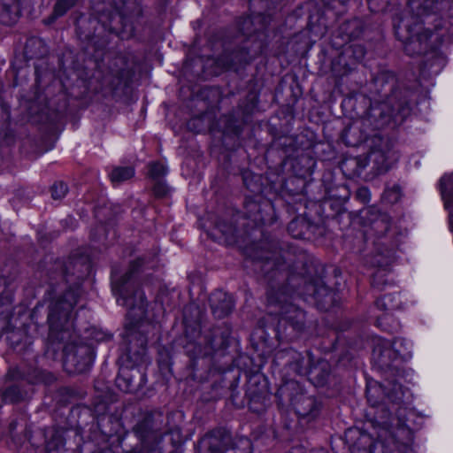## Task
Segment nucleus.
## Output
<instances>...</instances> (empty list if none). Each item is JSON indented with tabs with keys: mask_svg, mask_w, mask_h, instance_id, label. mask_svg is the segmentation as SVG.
<instances>
[{
	"mask_svg": "<svg viewBox=\"0 0 453 453\" xmlns=\"http://www.w3.org/2000/svg\"><path fill=\"white\" fill-rule=\"evenodd\" d=\"M117 386L124 392H132L134 388L132 381L123 376H119L116 379Z\"/></svg>",
	"mask_w": 453,
	"mask_h": 453,
	"instance_id": "49530a36",
	"label": "nucleus"
},
{
	"mask_svg": "<svg viewBox=\"0 0 453 453\" xmlns=\"http://www.w3.org/2000/svg\"><path fill=\"white\" fill-rule=\"evenodd\" d=\"M27 395V391L25 390L21 384L15 383L7 387L2 392V399L5 403H15L23 401Z\"/></svg>",
	"mask_w": 453,
	"mask_h": 453,
	"instance_id": "72a5a7b5",
	"label": "nucleus"
},
{
	"mask_svg": "<svg viewBox=\"0 0 453 453\" xmlns=\"http://www.w3.org/2000/svg\"><path fill=\"white\" fill-rule=\"evenodd\" d=\"M43 308V305L42 304H40V305H37L35 307L34 311H33V313H32V318L33 319H35L37 317V315L41 312V310Z\"/></svg>",
	"mask_w": 453,
	"mask_h": 453,
	"instance_id": "864d4df0",
	"label": "nucleus"
},
{
	"mask_svg": "<svg viewBox=\"0 0 453 453\" xmlns=\"http://www.w3.org/2000/svg\"><path fill=\"white\" fill-rule=\"evenodd\" d=\"M313 356L311 352H307L306 356H303L298 352V357H292L291 360H287L286 365H288L296 374L300 376H307L309 372V367L312 364Z\"/></svg>",
	"mask_w": 453,
	"mask_h": 453,
	"instance_id": "7c9ffc66",
	"label": "nucleus"
},
{
	"mask_svg": "<svg viewBox=\"0 0 453 453\" xmlns=\"http://www.w3.org/2000/svg\"><path fill=\"white\" fill-rule=\"evenodd\" d=\"M401 304L399 296L395 294H387L378 298L375 302V306L386 312L377 318V326L391 334L397 332L400 328V324L390 312L399 309Z\"/></svg>",
	"mask_w": 453,
	"mask_h": 453,
	"instance_id": "ddd939ff",
	"label": "nucleus"
},
{
	"mask_svg": "<svg viewBox=\"0 0 453 453\" xmlns=\"http://www.w3.org/2000/svg\"><path fill=\"white\" fill-rule=\"evenodd\" d=\"M163 415L162 413L146 414L134 427L133 433L139 440V444L130 449L129 453H140L142 449V444L151 434H157L162 430Z\"/></svg>",
	"mask_w": 453,
	"mask_h": 453,
	"instance_id": "4468645a",
	"label": "nucleus"
},
{
	"mask_svg": "<svg viewBox=\"0 0 453 453\" xmlns=\"http://www.w3.org/2000/svg\"><path fill=\"white\" fill-rule=\"evenodd\" d=\"M209 301L211 311L217 319H223L229 315L234 305L232 296L222 290L213 292Z\"/></svg>",
	"mask_w": 453,
	"mask_h": 453,
	"instance_id": "412c9836",
	"label": "nucleus"
},
{
	"mask_svg": "<svg viewBox=\"0 0 453 453\" xmlns=\"http://www.w3.org/2000/svg\"><path fill=\"white\" fill-rule=\"evenodd\" d=\"M94 350L86 343H70L65 347L64 366L69 372L81 373L88 371L94 360Z\"/></svg>",
	"mask_w": 453,
	"mask_h": 453,
	"instance_id": "f8f14e48",
	"label": "nucleus"
},
{
	"mask_svg": "<svg viewBox=\"0 0 453 453\" xmlns=\"http://www.w3.org/2000/svg\"><path fill=\"white\" fill-rule=\"evenodd\" d=\"M449 211V222L451 232L453 233V204L450 208H445Z\"/></svg>",
	"mask_w": 453,
	"mask_h": 453,
	"instance_id": "603ef678",
	"label": "nucleus"
},
{
	"mask_svg": "<svg viewBox=\"0 0 453 453\" xmlns=\"http://www.w3.org/2000/svg\"><path fill=\"white\" fill-rule=\"evenodd\" d=\"M257 96L253 93H250L246 96L245 100L239 104V106L241 107L244 114L249 115L253 112V111L257 105Z\"/></svg>",
	"mask_w": 453,
	"mask_h": 453,
	"instance_id": "37998d69",
	"label": "nucleus"
},
{
	"mask_svg": "<svg viewBox=\"0 0 453 453\" xmlns=\"http://www.w3.org/2000/svg\"><path fill=\"white\" fill-rule=\"evenodd\" d=\"M265 49L264 40L259 38L250 43V40L235 38L234 47L226 48L217 58V65L226 70L238 71L258 57Z\"/></svg>",
	"mask_w": 453,
	"mask_h": 453,
	"instance_id": "1a4fd4ad",
	"label": "nucleus"
},
{
	"mask_svg": "<svg viewBox=\"0 0 453 453\" xmlns=\"http://www.w3.org/2000/svg\"><path fill=\"white\" fill-rule=\"evenodd\" d=\"M345 439L350 453H373L375 441L369 434L358 428H349L345 433Z\"/></svg>",
	"mask_w": 453,
	"mask_h": 453,
	"instance_id": "dca6fc26",
	"label": "nucleus"
},
{
	"mask_svg": "<svg viewBox=\"0 0 453 453\" xmlns=\"http://www.w3.org/2000/svg\"><path fill=\"white\" fill-rule=\"evenodd\" d=\"M258 260L259 269L268 285V303L278 309L275 312L280 316L279 326L286 330L289 326L297 334L303 332L306 326L305 312L293 303L297 296L286 281V272L276 271L274 266L277 263L272 257L261 255Z\"/></svg>",
	"mask_w": 453,
	"mask_h": 453,
	"instance_id": "39448f33",
	"label": "nucleus"
},
{
	"mask_svg": "<svg viewBox=\"0 0 453 453\" xmlns=\"http://www.w3.org/2000/svg\"><path fill=\"white\" fill-rule=\"evenodd\" d=\"M27 0H0V22L6 26L14 24L20 15V4Z\"/></svg>",
	"mask_w": 453,
	"mask_h": 453,
	"instance_id": "393cba45",
	"label": "nucleus"
},
{
	"mask_svg": "<svg viewBox=\"0 0 453 453\" xmlns=\"http://www.w3.org/2000/svg\"><path fill=\"white\" fill-rule=\"evenodd\" d=\"M134 175V169L131 166H119L112 170L110 174L111 180L119 183L131 179Z\"/></svg>",
	"mask_w": 453,
	"mask_h": 453,
	"instance_id": "4c0bfd02",
	"label": "nucleus"
},
{
	"mask_svg": "<svg viewBox=\"0 0 453 453\" xmlns=\"http://www.w3.org/2000/svg\"><path fill=\"white\" fill-rule=\"evenodd\" d=\"M242 441L243 443H245L248 447L250 446V441L249 440L245 439V440H242Z\"/></svg>",
	"mask_w": 453,
	"mask_h": 453,
	"instance_id": "13d9d810",
	"label": "nucleus"
},
{
	"mask_svg": "<svg viewBox=\"0 0 453 453\" xmlns=\"http://www.w3.org/2000/svg\"><path fill=\"white\" fill-rule=\"evenodd\" d=\"M365 236L366 242H371L372 248L364 255V262L366 265L379 267L372 274V286L378 290H383L389 284L386 267L395 260L399 246L398 232L392 227L388 214L379 213L370 219V226Z\"/></svg>",
	"mask_w": 453,
	"mask_h": 453,
	"instance_id": "20e7f679",
	"label": "nucleus"
},
{
	"mask_svg": "<svg viewBox=\"0 0 453 453\" xmlns=\"http://www.w3.org/2000/svg\"><path fill=\"white\" fill-rule=\"evenodd\" d=\"M446 59L439 52H431L424 61V68L432 73H438L445 66Z\"/></svg>",
	"mask_w": 453,
	"mask_h": 453,
	"instance_id": "f704fd0d",
	"label": "nucleus"
},
{
	"mask_svg": "<svg viewBox=\"0 0 453 453\" xmlns=\"http://www.w3.org/2000/svg\"><path fill=\"white\" fill-rule=\"evenodd\" d=\"M200 442L205 448L204 453H225L233 447V439L224 428H217L207 433Z\"/></svg>",
	"mask_w": 453,
	"mask_h": 453,
	"instance_id": "2eb2a0df",
	"label": "nucleus"
},
{
	"mask_svg": "<svg viewBox=\"0 0 453 453\" xmlns=\"http://www.w3.org/2000/svg\"><path fill=\"white\" fill-rule=\"evenodd\" d=\"M167 173L166 166L159 162H153L149 165V176L152 180H163Z\"/></svg>",
	"mask_w": 453,
	"mask_h": 453,
	"instance_id": "79ce46f5",
	"label": "nucleus"
},
{
	"mask_svg": "<svg viewBox=\"0 0 453 453\" xmlns=\"http://www.w3.org/2000/svg\"><path fill=\"white\" fill-rule=\"evenodd\" d=\"M48 54L45 42L38 37L28 38L24 47L26 59L42 58Z\"/></svg>",
	"mask_w": 453,
	"mask_h": 453,
	"instance_id": "bb28decb",
	"label": "nucleus"
},
{
	"mask_svg": "<svg viewBox=\"0 0 453 453\" xmlns=\"http://www.w3.org/2000/svg\"><path fill=\"white\" fill-rule=\"evenodd\" d=\"M366 53L365 48L359 43L345 45L337 58L339 65H342L344 73L354 69L355 65L361 62Z\"/></svg>",
	"mask_w": 453,
	"mask_h": 453,
	"instance_id": "aec40b11",
	"label": "nucleus"
},
{
	"mask_svg": "<svg viewBox=\"0 0 453 453\" xmlns=\"http://www.w3.org/2000/svg\"><path fill=\"white\" fill-rule=\"evenodd\" d=\"M390 150L374 147L365 157L356 158L357 166L363 170L369 163H372L377 173H386L390 168Z\"/></svg>",
	"mask_w": 453,
	"mask_h": 453,
	"instance_id": "f3484780",
	"label": "nucleus"
},
{
	"mask_svg": "<svg viewBox=\"0 0 453 453\" xmlns=\"http://www.w3.org/2000/svg\"><path fill=\"white\" fill-rule=\"evenodd\" d=\"M271 13H266L262 9L251 15L242 17L237 21V27L241 32V35L236 38L241 40L253 41L259 38L264 40L265 47L266 46V35L265 31L271 21Z\"/></svg>",
	"mask_w": 453,
	"mask_h": 453,
	"instance_id": "9b49d317",
	"label": "nucleus"
},
{
	"mask_svg": "<svg viewBox=\"0 0 453 453\" xmlns=\"http://www.w3.org/2000/svg\"><path fill=\"white\" fill-rule=\"evenodd\" d=\"M156 256H141L130 263L128 271L119 280L113 281L112 290L119 295L118 303L128 309L127 315L135 325L127 328L126 342L128 358L135 365L144 361L148 337L146 327L151 325L142 320L146 315L147 300L144 292L135 280V274L155 266Z\"/></svg>",
	"mask_w": 453,
	"mask_h": 453,
	"instance_id": "f257e3e1",
	"label": "nucleus"
},
{
	"mask_svg": "<svg viewBox=\"0 0 453 453\" xmlns=\"http://www.w3.org/2000/svg\"><path fill=\"white\" fill-rule=\"evenodd\" d=\"M82 265L84 270L81 271L76 276L75 282L64 293L51 297L47 305V324L49 326V336L53 341L64 342L68 336L65 334L74 328V321L73 317V310L77 304L81 295V281L88 273L90 265L88 263H81V259H74L68 262L65 268L61 262L56 264V268L61 269L59 277L69 281L68 277L71 274V266L73 268Z\"/></svg>",
	"mask_w": 453,
	"mask_h": 453,
	"instance_id": "423d86ee",
	"label": "nucleus"
},
{
	"mask_svg": "<svg viewBox=\"0 0 453 453\" xmlns=\"http://www.w3.org/2000/svg\"><path fill=\"white\" fill-rule=\"evenodd\" d=\"M153 194L157 198H163L169 193V188L163 180H154Z\"/></svg>",
	"mask_w": 453,
	"mask_h": 453,
	"instance_id": "a18cd8bd",
	"label": "nucleus"
},
{
	"mask_svg": "<svg viewBox=\"0 0 453 453\" xmlns=\"http://www.w3.org/2000/svg\"><path fill=\"white\" fill-rule=\"evenodd\" d=\"M398 345H406L403 338H395L393 342L378 339L372 349V360L378 369L385 375L395 376L399 372V364L402 360L411 357V351L405 348L402 351Z\"/></svg>",
	"mask_w": 453,
	"mask_h": 453,
	"instance_id": "6e6552de",
	"label": "nucleus"
},
{
	"mask_svg": "<svg viewBox=\"0 0 453 453\" xmlns=\"http://www.w3.org/2000/svg\"><path fill=\"white\" fill-rule=\"evenodd\" d=\"M365 30V24L362 19L355 18L342 22L338 30V36L344 42L359 38Z\"/></svg>",
	"mask_w": 453,
	"mask_h": 453,
	"instance_id": "a878e982",
	"label": "nucleus"
},
{
	"mask_svg": "<svg viewBox=\"0 0 453 453\" xmlns=\"http://www.w3.org/2000/svg\"><path fill=\"white\" fill-rule=\"evenodd\" d=\"M398 348L402 349V351L405 350V348H408V349L411 351V343L406 341V345H398Z\"/></svg>",
	"mask_w": 453,
	"mask_h": 453,
	"instance_id": "5fc2aeb1",
	"label": "nucleus"
},
{
	"mask_svg": "<svg viewBox=\"0 0 453 453\" xmlns=\"http://www.w3.org/2000/svg\"><path fill=\"white\" fill-rule=\"evenodd\" d=\"M411 111L407 103H398L395 108L391 104V98L387 101L372 104L365 118L362 120L364 127L370 130H379L394 123H402Z\"/></svg>",
	"mask_w": 453,
	"mask_h": 453,
	"instance_id": "9d476101",
	"label": "nucleus"
},
{
	"mask_svg": "<svg viewBox=\"0 0 453 453\" xmlns=\"http://www.w3.org/2000/svg\"><path fill=\"white\" fill-rule=\"evenodd\" d=\"M285 2L286 0H250L251 7L262 9L266 13H271V11Z\"/></svg>",
	"mask_w": 453,
	"mask_h": 453,
	"instance_id": "ea45409f",
	"label": "nucleus"
},
{
	"mask_svg": "<svg viewBox=\"0 0 453 453\" xmlns=\"http://www.w3.org/2000/svg\"><path fill=\"white\" fill-rule=\"evenodd\" d=\"M372 81L374 85L380 88V90H382L385 86H388L391 90L395 85V77L394 73L388 70L379 72L372 78Z\"/></svg>",
	"mask_w": 453,
	"mask_h": 453,
	"instance_id": "c9c22d12",
	"label": "nucleus"
},
{
	"mask_svg": "<svg viewBox=\"0 0 453 453\" xmlns=\"http://www.w3.org/2000/svg\"><path fill=\"white\" fill-rule=\"evenodd\" d=\"M391 375H386L382 383L368 385L366 388V396L371 407L374 411L372 424L375 431L377 442L381 445L382 453H408L410 443L411 441V430L399 422L395 426L391 424V413L384 404L380 403L376 397L377 393H381L390 402L400 403L403 402L405 391L401 383L395 380H391Z\"/></svg>",
	"mask_w": 453,
	"mask_h": 453,
	"instance_id": "f03ea898",
	"label": "nucleus"
},
{
	"mask_svg": "<svg viewBox=\"0 0 453 453\" xmlns=\"http://www.w3.org/2000/svg\"><path fill=\"white\" fill-rule=\"evenodd\" d=\"M409 4L418 16H428L436 12L449 14L453 0H410Z\"/></svg>",
	"mask_w": 453,
	"mask_h": 453,
	"instance_id": "a211bd4d",
	"label": "nucleus"
},
{
	"mask_svg": "<svg viewBox=\"0 0 453 453\" xmlns=\"http://www.w3.org/2000/svg\"><path fill=\"white\" fill-rule=\"evenodd\" d=\"M78 0H58L53 7L51 19H56L64 16L69 10L76 5Z\"/></svg>",
	"mask_w": 453,
	"mask_h": 453,
	"instance_id": "58836bf2",
	"label": "nucleus"
},
{
	"mask_svg": "<svg viewBox=\"0 0 453 453\" xmlns=\"http://www.w3.org/2000/svg\"><path fill=\"white\" fill-rule=\"evenodd\" d=\"M17 372L19 374V377H21L23 380L27 381L29 384H51L56 380L52 373L37 368L23 372H19L18 371Z\"/></svg>",
	"mask_w": 453,
	"mask_h": 453,
	"instance_id": "c756f323",
	"label": "nucleus"
},
{
	"mask_svg": "<svg viewBox=\"0 0 453 453\" xmlns=\"http://www.w3.org/2000/svg\"><path fill=\"white\" fill-rule=\"evenodd\" d=\"M433 36L431 33H418L412 36L405 44V51L410 54H426L427 50V41Z\"/></svg>",
	"mask_w": 453,
	"mask_h": 453,
	"instance_id": "cd10ccee",
	"label": "nucleus"
},
{
	"mask_svg": "<svg viewBox=\"0 0 453 453\" xmlns=\"http://www.w3.org/2000/svg\"><path fill=\"white\" fill-rule=\"evenodd\" d=\"M51 191V196L55 200H60L64 198L67 192H68V187L64 181H56L50 188Z\"/></svg>",
	"mask_w": 453,
	"mask_h": 453,
	"instance_id": "c03bdc74",
	"label": "nucleus"
},
{
	"mask_svg": "<svg viewBox=\"0 0 453 453\" xmlns=\"http://www.w3.org/2000/svg\"><path fill=\"white\" fill-rule=\"evenodd\" d=\"M114 13H102L99 22L110 33L122 39H129L134 35L135 27L142 15L141 0H112Z\"/></svg>",
	"mask_w": 453,
	"mask_h": 453,
	"instance_id": "0eeeda50",
	"label": "nucleus"
},
{
	"mask_svg": "<svg viewBox=\"0 0 453 453\" xmlns=\"http://www.w3.org/2000/svg\"><path fill=\"white\" fill-rule=\"evenodd\" d=\"M45 437L44 453H62L65 451V440L62 432L50 430Z\"/></svg>",
	"mask_w": 453,
	"mask_h": 453,
	"instance_id": "c85d7f7f",
	"label": "nucleus"
},
{
	"mask_svg": "<svg viewBox=\"0 0 453 453\" xmlns=\"http://www.w3.org/2000/svg\"><path fill=\"white\" fill-rule=\"evenodd\" d=\"M331 374V365L326 359H312L309 367L308 379L315 387L325 386Z\"/></svg>",
	"mask_w": 453,
	"mask_h": 453,
	"instance_id": "5701e85b",
	"label": "nucleus"
},
{
	"mask_svg": "<svg viewBox=\"0 0 453 453\" xmlns=\"http://www.w3.org/2000/svg\"><path fill=\"white\" fill-rule=\"evenodd\" d=\"M312 225L303 217H296L288 225V232L296 239H305Z\"/></svg>",
	"mask_w": 453,
	"mask_h": 453,
	"instance_id": "2f4dec72",
	"label": "nucleus"
},
{
	"mask_svg": "<svg viewBox=\"0 0 453 453\" xmlns=\"http://www.w3.org/2000/svg\"><path fill=\"white\" fill-rule=\"evenodd\" d=\"M218 227L222 232V234L227 237H234L236 234V228L234 226H230L226 227L225 226L219 224Z\"/></svg>",
	"mask_w": 453,
	"mask_h": 453,
	"instance_id": "8fccbe9b",
	"label": "nucleus"
},
{
	"mask_svg": "<svg viewBox=\"0 0 453 453\" xmlns=\"http://www.w3.org/2000/svg\"><path fill=\"white\" fill-rule=\"evenodd\" d=\"M392 192L395 193V200H397V196H398V188H393L391 190Z\"/></svg>",
	"mask_w": 453,
	"mask_h": 453,
	"instance_id": "6e6d98bb",
	"label": "nucleus"
},
{
	"mask_svg": "<svg viewBox=\"0 0 453 453\" xmlns=\"http://www.w3.org/2000/svg\"><path fill=\"white\" fill-rule=\"evenodd\" d=\"M231 327L226 324L213 326L204 336V342L212 352L226 349L230 343Z\"/></svg>",
	"mask_w": 453,
	"mask_h": 453,
	"instance_id": "6ab92c4d",
	"label": "nucleus"
},
{
	"mask_svg": "<svg viewBox=\"0 0 453 453\" xmlns=\"http://www.w3.org/2000/svg\"><path fill=\"white\" fill-rule=\"evenodd\" d=\"M246 217L253 221L256 226L266 223V219L261 215V207L257 203L249 202L246 204Z\"/></svg>",
	"mask_w": 453,
	"mask_h": 453,
	"instance_id": "e433bc0d",
	"label": "nucleus"
},
{
	"mask_svg": "<svg viewBox=\"0 0 453 453\" xmlns=\"http://www.w3.org/2000/svg\"><path fill=\"white\" fill-rule=\"evenodd\" d=\"M356 198L363 203H368L371 199V193L368 188L360 187L356 191Z\"/></svg>",
	"mask_w": 453,
	"mask_h": 453,
	"instance_id": "de8ad7c7",
	"label": "nucleus"
},
{
	"mask_svg": "<svg viewBox=\"0 0 453 453\" xmlns=\"http://www.w3.org/2000/svg\"><path fill=\"white\" fill-rule=\"evenodd\" d=\"M50 285H53V283H50ZM50 288H51V290H50L51 292H55L56 291V289L53 288L52 286H50Z\"/></svg>",
	"mask_w": 453,
	"mask_h": 453,
	"instance_id": "bf43d9fd",
	"label": "nucleus"
},
{
	"mask_svg": "<svg viewBox=\"0 0 453 453\" xmlns=\"http://www.w3.org/2000/svg\"><path fill=\"white\" fill-rule=\"evenodd\" d=\"M94 338L96 341H98V342L99 341H110L112 338V334H107V333H104V332H96L95 334Z\"/></svg>",
	"mask_w": 453,
	"mask_h": 453,
	"instance_id": "3c124183",
	"label": "nucleus"
},
{
	"mask_svg": "<svg viewBox=\"0 0 453 453\" xmlns=\"http://www.w3.org/2000/svg\"><path fill=\"white\" fill-rule=\"evenodd\" d=\"M439 186L444 208H450L453 204V173L443 175L440 180Z\"/></svg>",
	"mask_w": 453,
	"mask_h": 453,
	"instance_id": "473e14b6",
	"label": "nucleus"
},
{
	"mask_svg": "<svg viewBox=\"0 0 453 453\" xmlns=\"http://www.w3.org/2000/svg\"><path fill=\"white\" fill-rule=\"evenodd\" d=\"M259 384V379L257 377H253L250 380L248 384V388L246 391V395L250 399L249 408L254 412H260L265 408V385H263L261 388L255 389L254 386Z\"/></svg>",
	"mask_w": 453,
	"mask_h": 453,
	"instance_id": "b1692460",
	"label": "nucleus"
},
{
	"mask_svg": "<svg viewBox=\"0 0 453 453\" xmlns=\"http://www.w3.org/2000/svg\"><path fill=\"white\" fill-rule=\"evenodd\" d=\"M296 413L301 418H314L320 410V403L311 395L301 394L293 401Z\"/></svg>",
	"mask_w": 453,
	"mask_h": 453,
	"instance_id": "4be33fe9",
	"label": "nucleus"
},
{
	"mask_svg": "<svg viewBox=\"0 0 453 453\" xmlns=\"http://www.w3.org/2000/svg\"><path fill=\"white\" fill-rule=\"evenodd\" d=\"M263 257H272L276 261V271H285L286 281L298 296L312 297L319 309L328 310L334 303V291L321 278H312L314 261L305 252L293 254L289 250H273L266 251Z\"/></svg>",
	"mask_w": 453,
	"mask_h": 453,
	"instance_id": "7ed1b4c3",
	"label": "nucleus"
},
{
	"mask_svg": "<svg viewBox=\"0 0 453 453\" xmlns=\"http://www.w3.org/2000/svg\"><path fill=\"white\" fill-rule=\"evenodd\" d=\"M234 133L235 134H239L241 133V128L239 127H235L234 129Z\"/></svg>",
	"mask_w": 453,
	"mask_h": 453,
	"instance_id": "4d7b16f0",
	"label": "nucleus"
},
{
	"mask_svg": "<svg viewBox=\"0 0 453 453\" xmlns=\"http://www.w3.org/2000/svg\"><path fill=\"white\" fill-rule=\"evenodd\" d=\"M292 357H298V352L294 349H280L275 353L274 362L278 365L288 366V365H286L287 360H291Z\"/></svg>",
	"mask_w": 453,
	"mask_h": 453,
	"instance_id": "a19ab883",
	"label": "nucleus"
},
{
	"mask_svg": "<svg viewBox=\"0 0 453 453\" xmlns=\"http://www.w3.org/2000/svg\"><path fill=\"white\" fill-rule=\"evenodd\" d=\"M19 426V421L17 419L12 420L9 424V434L12 439L15 443H20L22 439L19 436H16L15 430L17 426Z\"/></svg>",
	"mask_w": 453,
	"mask_h": 453,
	"instance_id": "09e8293b",
	"label": "nucleus"
}]
</instances>
